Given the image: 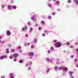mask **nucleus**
Wrapping results in <instances>:
<instances>
[{
    "instance_id": "1",
    "label": "nucleus",
    "mask_w": 78,
    "mask_h": 78,
    "mask_svg": "<svg viewBox=\"0 0 78 78\" xmlns=\"http://www.w3.org/2000/svg\"><path fill=\"white\" fill-rule=\"evenodd\" d=\"M55 46L57 47H60L61 46V42H57L55 44Z\"/></svg>"
},
{
    "instance_id": "2",
    "label": "nucleus",
    "mask_w": 78,
    "mask_h": 78,
    "mask_svg": "<svg viewBox=\"0 0 78 78\" xmlns=\"http://www.w3.org/2000/svg\"><path fill=\"white\" fill-rule=\"evenodd\" d=\"M13 56L14 58H17L19 56V54L17 53H15L13 54Z\"/></svg>"
},
{
    "instance_id": "3",
    "label": "nucleus",
    "mask_w": 78,
    "mask_h": 78,
    "mask_svg": "<svg viewBox=\"0 0 78 78\" xmlns=\"http://www.w3.org/2000/svg\"><path fill=\"white\" fill-rule=\"evenodd\" d=\"M6 34L7 36H9L11 34V32L10 31H9L7 30L6 31Z\"/></svg>"
},
{
    "instance_id": "4",
    "label": "nucleus",
    "mask_w": 78,
    "mask_h": 78,
    "mask_svg": "<svg viewBox=\"0 0 78 78\" xmlns=\"http://www.w3.org/2000/svg\"><path fill=\"white\" fill-rule=\"evenodd\" d=\"M68 73L69 74V76H72V73H73V72L72 71H69L68 72Z\"/></svg>"
},
{
    "instance_id": "5",
    "label": "nucleus",
    "mask_w": 78,
    "mask_h": 78,
    "mask_svg": "<svg viewBox=\"0 0 78 78\" xmlns=\"http://www.w3.org/2000/svg\"><path fill=\"white\" fill-rule=\"evenodd\" d=\"M9 75L11 78H14V77L13 76V74L11 73Z\"/></svg>"
},
{
    "instance_id": "6",
    "label": "nucleus",
    "mask_w": 78,
    "mask_h": 78,
    "mask_svg": "<svg viewBox=\"0 0 78 78\" xmlns=\"http://www.w3.org/2000/svg\"><path fill=\"white\" fill-rule=\"evenodd\" d=\"M27 26H25L24 28H22V30L24 31V30H27Z\"/></svg>"
},
{
    "instance_id": "7",
    "label": "nucleus",
    "mask_w": 78,
    "mask_h": 78,
    "mask_svg": "<svg viewBox=\"0 0 78 78\" xmlns=\"http://www.w3.org/2000/svg\"><path fill=\"white\" fill-rule=\"evenodd\" d=\"M28 55L29 56H32L33 55V53L32 52H30L29 53Z\"/></svg>"
},
{
    "instance_id": "8",
    "label": "nucleus",
    "mask_w": 78,
    "mask_h": 78,
    "mask_svg": "<svg viewBox=\"0 0 78 78\" xmlns=\"http://www.w3.org/2000/svg\"><path fill=\"white\" fill-rule=\"evenodd\" d=\"M66 70H68V68L67 67L63 68V71H65Z\"/></svg>"
},
{
    "instance_id": "9",
    "label": "nucleus",
    "mask_w": 78,
    "mask_h": 78,
    "mask_svg": "<svg viewBox=\"0 0 78 78\" xmlns=\"http://www.w3.org/2000/svg\"><path fill=\"white\" fill-rule=\"evenodd\" d=\"M7 8L9 9H11L12 7L11 6L9 5L8 6Z\"/></svg>"
},
{
    "instance_id": "10",
    "label": "nucleus",
    "mask_w": 78,
    "mask_h": 78,
    "mask_svg": "<svg viewBox=\"0 0 78 78\" xmlns=\"http://www.w3.org/2000/svg\"><path fill=\"white\" fill-rule=\"evenodd\" d=\"M6 53H9V49L8 48H7L6 50Z\"/></svg>"
},
{
    "instance_id": "11",
    "label": "nucleus",
    "mask_w": 78,
    "mask_h": 78,
    "mask_svg": "<svg viewBox=\"0 0 78 78\" xmlns=\"http://www.w3.org/2000/svg\"><path fill=\"white\" fill-rule=\"evenodd\" d=\"M46 61L48 62L50 61V59L48 58H46Z\"/></svg>"
},
{
    "instance_id": "12",
    "label": "nucleus",
    "mask_w": 78,
    "mask_h": 78,
    "mask_svg": "<svg viewBox=\"0 0 78 78\" xmlns=\"http://www.w3.org/2000/svg\"><path fill=\"white\" fill-rule=\"evenodd\" d=\"M2 57H3V58H6V57L7 56L6 55H4L2 56Z\"/></svg>"
},
{
    "instance_id": "13",
    "label": "nucleus",
    "mask_w": 78,
    "mask_h": 78,
    "mask_svg": "<svg viewBox=\"0 0 78 78\" xmlns=\"http://www.w3.org/2000/svg\"><path fill=\"white\" fill-rule=\"evenodd\" d=\"M13 9H16V5H14L13 6Z\"/></svg>"
},
{
    "instance_id": "14",
    "label": "nucleus",
    "mask_w": 78,
    "mask_h": 78,
    "mask_svg": "<svg viewBox=\"0 0 78 78\" xmlns=\"http://www.w3.org/2000/svg\"><path fill=\"white\" fill-rule=\"evenodd\" d=\"M76 3L77 5H78V0H76Z\"/></svg>"
},
{
    "instance_id": "15",
    "label": "nucleus",
    "mask_w": 78,
    "mask_h": 78,
    "mask_svg": "<svg viewBox=\"0 0 78 78\" xmlns=\"http://www.w3.org/2000/svg\"><path fill=\"white\" fill-rule=\"evenodd\" d=\"M0 59H3V57L2 56H1L0 57Z\"/></svg>"
},
{
    "instance_id": "16",
    "label": "nucleus",
    "mask_w": 78,
    "mask_h": 78,
    "mask_svg": "<svg viewBox=\"0 0 78 78\" xmlns=\"http://www.w3.org/2000/svg\"><path fill=\"white\" fill-rule=\"evenodd\" d=\"M12 52H14L15 51V50L14 49H11Z\"/></svg>"
},
{
    "instance_id": "17",
    "label": "nucleus",
    "mask_w": 78,
    "mask_h": 78,
    "mask_svg": "<svg viewBox=\"0 0 78 78\" xmlns=\"http://www.w3.org/2000/svg\"><path fill=\"white\" fill-rule=\"evenodd\" d=\"M19 62H20V63H22L23 62V61L22 60H20L19 61Z\"/></svg>"
},
{
    "instance_id": "18",
    "label": "nucleus",
    "mask_w": 78,
    "mask_h": 78,
    "mask_svg": "<svg viewBox=\"0 0 78 78\" xmlns=\"http://www.w3.org/2000/svg\"><path fill=\"white\" fill-rule=\"evenodd\" d=\"M31 20H34V18L33 17H31Z\"/></svg>"
},
{
    "instance_id": "19",
    "label": "nucleus",
    "mask_w": 78,
    "mask_h": 78,
    "mask_svg": "<svg viewBox=\"0 0 78 78\" xmlns=\"http://www.w3.org/2000/svg\"><path fill=\"white\" fill-rule=\"evenodd\" d=\"M27 24L28 25H31V23H30V22H28L27 23Z\"/></svg>"
},
{
    "instance_id": "20",
    "label": "nucleus",
    "mask_w": 78,
    "mask_h": 78,
    "mask_svg": "<svg viewBox=\"0 0 78 78\" xmlns=\"http://www.w3.org/2000/svg\"><path fill=\"white\" fill-rule=\"evenodd\" d=\"M54 68L55 69H58V67L57 66H55L54 67Z\"/></svg>"
},
{
    "instance_id": "21",
    "label": "nucleus",
    "mask_w": 78,
    "mask_h": 78,
    "mask_svg": "<svg viewBox=\"0 0 78 78\" xmlns=\"http://www.w3.org/2000/svg\"><path fill=\"white\" fill-rule=\"evenodd\" d=\"M38 30H41V27H40L38 28Z\"/></svg>"
},
{
    "instance_id": "22",
    "label": "nucleus",
    "mask_w": 78,
    "mask_h": 78,
    "mask_svg": "<svg viewBox=\"0 0 78 78\" xmlns=\"http://www.w3.org/2000/svg\"><path fill=\"white\" fill-rule=\"evenodd\" d=\"M68 3H70V2H71V1H70V0H68L67 1Z\"/></svg>"
},
{
    "instance_id": "23",
    "label": "nucleus",
    "mask_w": 78,
    "mask_h": 78,
    "mask_svg": "<svg viewBox=\"0 0 78 78\" xmlns=\"http://www.w3.org/2000/svg\"><path fill=\"white\" fill-rule=\"evenodd\" d=\"M31 48H34V46L32 45L30 46Z\"/></svg>"
},
{
    "instance_id": "24",
    "label": "nucleus",
    "mask_w": 78,
    "mask_h": 78,
    "mask_svg": "<svg viewBox=\"0 0 78 78\" xmlns=\"http://www.w3.org/2000/svg\"><path fill=\"white\" fill-rule=\"evenodd\" d=\"M48 6H49L50 7L51 6V4H48Z\"/></svg>"
},
{
    "instance_id": "25",
    "label": "nucleus",
    "mask_w": 78,
    "mask_h": 78,
    "mask_svg": "<svg viewBox=\"0 0 78 78\" xmlns=\"http://www.w3.org/2000/svg\"><path fill=\"white\" fill-rule=\"evenodd\" d=\"M67 45H70V43H67L66 44Z\"/></svg>"
},
{
    "instance_id": "26",
    "label": "nucleus",
    "mask_w": 78,
    "mask_h": 78,
    "mask_svg": "<svg viewBox=\"0 0 78 78\" xmlns=\"http://www.w3.org/2000/svg\"><path fill=\"white\" fill-rule=\"evenodd\" d=\"M77 60H78V59H77L76 58L75 59H74V61L75 62H76V61H77Z\"/></svg>"
},
{
    "instance_id": "27",
    "label": "nucleus",
    "mask_w": 78,
    "mask_h": 78,
    "mask_svg": "<svg viewBox=\"0 0 78 78\" xmlns=\"http://www.w3.org/2000/svg\"><path fill=\"white\" fill-rule=\"evenodd\" d=\"M51 50H53V47H51Z\"/></svg>"
},
{
    "instance_id": "28",
    "label": "nucleus",
    "mask_w": 78,
    "mask_h": 78,
    "mask_svg": "<svg viewBox=\"0 0 78 78\" xmlns=\"http://www.w3.org/2000/svg\"><path fill=\"white\" fill-rule=\"evenodd\" d=\"M9 58L10 59H12V56H10L9 57Z\"/></svg>"
},
{
    "instance_id": "29",
    "label": "nucleus",
    "mask_w": 78,
    "mask_h": 78,
    "mask_svg": "<svg viewBox=\"0 0 78 78\" xmlns=\"http://www.w3.org/2000/svg\"><path fill=\"white\" fill-rule=\"evenodd\" d=\"M52 14L53 16V15H55V12H53L52 13Z\"/></svg>"
},
{
    "instance_id": "30",
    "label": "nucleus",
    "mask_w": 78,
    "mask_h": 78,
    "mask_svg": "<svg viewBox=\"0 0 78 78\" xmlns=\"http://www.w3.org/2000/svg\"><path fill=\"white\" fill-rule=\"evenodd\" d=\"M51 17L50 16H48V19H51Z\"/></svg>"
},
{
    "instance_id": "31",
    "label": "nucleus",
    "mask_w": 78,
    "mask_h": 78,
    "mask_svg": "<svg viewBox=\"0 0 78 78\" xmlns=\"http://www.w3.org/2000/svg\"><path fill=\"white\" fill-rule=\"evenodd\" d=\"M58 69L59 70H62V67H60L58 68Z\"/></svg>"
},
{
    "instance_id": "32",
    "label": "nucleus",
    "mask_w": 78,
    "mask_h": 78,
    "mask_svg": "<svg viewBox=\"0 0 78 78\" xmlns=\"http://www.w3.org/2000/svg\"><path fill=\"white\" fill-rule=\"evenodd\" d=\"M49 70H50V69H47V72H48Z\"/></svg>"
},
{
    "instance_id": "33",
    "label": "nucleus",
    "mask_w": 78,
    "mask_h": 78,
    "mask_svg": "<svg viewBox=\"0 0 78 78\" xmlns=\"http://www.w3.org/2000/svg\"><path fill=\"white\" fill-rule=\"evenodd\" d=\"M70 48H73V45L71 46H70Z\"/></svg>"
},
{
    "instance_id": "34",
    "label": "nucleus",
    "mask_w": 78,
    "mask_h": 78,
    "mask_svg": "<svg viewBox=\"0 0 78 78\" xmlns=\"http://www.w3.org/2000/svg\"><path fill=\"white\" fill-rule=\"evenodd\" d=\"M42 35L43 36H45V34H42Z\"/></svg>"
},
{
    "instance_id": "35",
    "label": "nucleus",
    "mask_w": 78,
    "mask_h": 78,
    "mask_svg": "<svg viewBox=\"0 0 78 78\" xmlns=\"http://www.w3.org/2000/svg\"><path fill=\"white\" fill-rule=\"evenodd\" d=\"M74 56L73 55H71V58H73Z\"/></svg>"
},
{
    "instance_id": "36",
    "label": "nucleus",
    "mask_w": 78,
    "mask_h": 78,
    "mask_svg": "<svg viewBox=\"0 0 78 78\" xmlns=\"http://www.w3.org/2000/svg\"><path fill=\"white\" fill-rule=\"evenodd\" d=\"M2 8H5V6L3 5H2Z\"/></svg>"
},
{
    "instance_id": "37",
    "label": "nucleus",
    "mask_w": 78,
    "mask_h": 78,
    "mask_svg": "<svg viewBox=\"0 0 78 78\" xmlns=\"http://www.w3.org/2000/svg\"><path fill=\"white\" fill-rule=\"evenodd\" d=\"M56 3H57L58 4H59V1H57L56 2Z\"/></svg>"
},
{
    "instance_id": "38",
    "label": "nucleus",
    "mask_w": 78,
    "mask_h": 78,
    "mask_svg": "<svg viewBox=\"0 0 78 78\" xmlns=\"http://www.w3.org/2000/svg\"><path fill=\"white\" fill-rule=\"evenodd\" d=\"M30 30H31V31H32V30H33V28H30Z\"/></svg>"
},
{
    "instance_id": "39",
    "label": "nucleus",
    "mask_w": 78,
    "mask_h": 78,
    "mask_svg": "<svg viewBox=\"0 0 78 78\" xmlns=\"http://www.w3.org/2000/svg\"><path fill=\"white\" fill-rule=\"evenodd\" d=\"M54 42H57V41L56 40H54Z\"/></svg>"
},
{
    "instance_id": "40",
    "label": "nucleus",
    "mask_w": 78,
    "mask_h": 78,
    "mask_svg": "<svg viewBox=\"0 0 78 78\" xmlns=\"http://www.w3.org/2000/svg\"><path fill=\"white\" fill-rule=\"evenodd\" d=\"M18 48L19 49H21V47L20 46H19Z\"/></svg>"
},
{
    "instance_id": "41",
    "label": "nucleus",
    "mask_w": 78,
    "mask_h": 78,
    "mask_svg": "<svg viewBox=\"0 0 78 78\" xmlns=\"http://www.w3.org/2000/svg\"><path fill=\"white\" fill-rule=\"evenodd\" d=\"M1 78H5V76H1Z\"/></svg>"
},
{
    "instance_id": "42",
    "label": "nucleus",
    "mask_w": 78,
    "mask_h": 78,
    "mask_svg": "<svg viewBox=\"0 0 78 78\" xmlns=\"http://www.w3.org/2000/svg\"><path fill=\"white\" fill-rule=\"evenodd\" d=\"M13 61H16V59H15V58H14V59H13Z\"/></svg>"
},
{
    "instance_id": "43",
    "label": "nucleus",
    "mask_w": 78,
    "mask_h": 78,
    "mask_svg": "<svg viewBox=\"0 0 78 78\" xmlns=\"http://www.w3.org/2000/svg\"><path fill=\"white\" fill-rule=\"evenodd\" d=\"M48 53H50V50L48 51Z\"/></svg>"
},
{
    "instance_id": "44",
    "label": "nucleus",
    "mask_w": 78,
    "mask_h": 78,
    "mask_svg": "<svg viewBox=\"0 0 78 78\" xmlns=\"http://www.w3.org/2000/svg\"><path fill=\"white\" fill-rule=\"evenodd\" d=\"M34 41L35 42H36L37 41L36 39H34Z\"/></svg>"
},
{
    "instance_id": "45",
    "label": "nucleus",
    "mask_w": 78,
    "mask_h": 78,
    "mask_svg": "<svg viewBox=\"0 0 78 78\" xmlns=\"http://www.w3.org/2000/svg\"><path fill=\"white\" fill-rule=\"evenodd\" d=\"M28 66V63H26V66Z\"/></svg>"
},
{
    "instance_id": "46",
    "label": "nucleus",
    "mask_w": 78,
    "mask_h": 78,
    "mask_svg": "<svg viewBox=\"0 0 78 78\" xmlns=\"http://www.w3.org/2000/svg\"><path fill=\"white\" fill-rule=\"evenodd\" d=\"M75 78V77L74 76H72L70 78Z\"/></svg>"
},
{
    "instance_id": "47",
    "label": "nucleus",
    "mask_w": 78,
    "mask_h": 78,
    "mask_svg": "<svg viewBox=\"0 0 78 78\" xmlns=\"http://www.w3.org/2000/svg\"><path fill=\"white\" fill-rule=\"evenodd\" d=\"M44 22L43 21H42L41 22V23L43 24V23H44Z\"/></svg>"
},
{
    "instance_id": "48",
    "label": "nucleus",
    "mask_w": 78,
    "mask_h": 78,
    "mask_svg": "<svg viewBox=\"0 0 78 78\" xmlns=\"http://www.w3.org/2000/svg\"><path fill=\"white\" fill-rule=\"evenodd\" d=\"M30 65H32V63L31 62H30V64H29Z\"/></svg>"
},
{
    "instance_id": "49",
    "label": "nucleus",
    "mask_w": 78,
    "mask_h": 78,
    "mask_svg": "<svg viewBox=\"0 0 78 78\" xmlns=\"http://www.w3.org/2000/svg\"><path fill=\"white\" fill-rule=\"evenodd\" d=\"M25 36H26V37H27L28 35L27 34H25Z\"/></svg>"
},
{
    "instance_id": "50",
    "label": "nucleus",
    "mask_w": 78,
    "mask_h": 78,
    "mask_svg": "<svg viewBox=\"0 0 78 78\" xmlns=\"http://www.w3.org/2000/svg\"><path fill=\"white\" fill-rule=\"evenodd\" d=\"M34 22H36V19H34L33 20Z\"/></svg>"
},
{
    "instance_id": "51",
    "label": "nucleus",
    "mask_w": 78,
    "mask_h": 78,
    "mask_svg": "<svg viewBox=\"0 0 78 78\" xmlns=\"http://www.w3.org/2000/svg\"><path fill=\"white\" fill-rule=\"evenodd\" d=\"M35 26H36V27H38V24H36L35 25Z\"/></svg>"
},
{
    "instance_id": "52",
    "label": "nucleus",
    "mask_w": 78,
    "mask_h": 78,
    "mask_svg": "<svg viewBox=\"0 0 78 78\" xmlns=\"http://www.w3.org/2000/svg\"><path fill=\"white\" fill-rule=\"evenodd\" d=\"M44 33H45L47 32V31L46 30H44Z\"/></svg>"
},
{
    "instance_id": "53",
    "label": "nucleus",
    "mask_w": 78,
    "mask_h": 78,
    "mask_svg": "<svg viewBox=\"0 0 78 78\" xmlns=\"http://www.w3.org/2000/svg\"><path fill=\"white\" fill-rule=\"evenodd\" d=\"M30 44L29 43H27V45H30Z\"/></svg>"
},
{
    "instance_id": "54",
    "label": "nucleus",
    "mask_w": 78,
    "mask_h": 78,
    "mask_svg": "<svg viewBox=\"0 0 78 78\" xmlns=\"http://www.w3.org/2000/svg\"><path fill=\"white\" fill-rule=\"evenodd\" d=\"M1 43H5V41H2L1 42Z\"/></svg>"
},
{
    "instance_id": "55",
    "label": "nucleus",
    "mask_w": 78,
    "mask_h": 78,
    "mask_svg": "<svg viewBox=\"0 0 78 78\" xmlns=\"http://www.w3.org/2000/svg\"><path fill=\"white\" fill-rule=\"evenodd\" d=\"M30 69L31 68L30 67H29L28 68V70H30Z\"/></svg>"
},
{
    "instance_id": "56",
    "label": "nucleus",
    "mask_w": 78,
    "mask_h": 78,
    "mask_svg": "<svg viewBox=\"0 0 78 78\" xmlns=\"http://www.w3.org/2000/svg\"><path fill=\"white\" fill-rule=\"evenodd\" d=\"M76 51H78V49H76Z\"/></svg>"
},
{
    "instance_id": "57",
    "label": "nucleus",
    "mask_w": 78,
    "mask_h": 78,
    "mask_svg": "<svg viewBox=\"0 0 78 78\" xmlns=\"http://www.w3.org/2000/svg\"><path fill=\"white\" fill-rule=\"evenodd\" d=\"M76 67H78V65H76Z\"/></svg>"
},
{
    "instance_id": "58",
    "label": "nucleus",
    "mask_w": 78,
    "mask_h": 78,
    "mask_svg": "<svg viewBox=\"0 0 78 78\" xmlns=\"http://www.w3.org/2000/svg\"><path fill=\"white\" fill-rule=\"evenodd\" d=\"M2 39V36H0V39Z\"/></svg>"
},
{
    "instance_id": "59",
    "label": "nucleus",
    "mask_w": 78,
    "mask_h": 78,
    "mask_svg": "<svg viewBox=\"0 0 78 78\" xmlns=\"http://www.w3.org/2000/svg\"><path fill=\"white\" fill-rule=\"evenodd\" d=\"M76 44H77V42L75 43V45H76Z\"/></svg>"
},
{
    "instance_id": "60",
    "label": "nucleus",
    "mask_w": 78,
    "mask_h": 78,
    "mask_svg": "<svg viewBox=\"0 0 78 78\" xmlns=\"http://www.w3.org/2000/svg\"><path fill=\"white\" fill-rule=\"evenodd\" d=\"M66 51H64V53H66Z\"/></svg>"
},
{
    "instance_id": "61",
    "label": "nucleus",
    "mask_w": 78,
    "mask_h": 78,
    "mask_svg": "<svg viewBox=\"0 0 78 78\" xmlns=\"http://www.w3.org/2000/svg\"><path fill=\"white\" fill-rule=\"evenodd\" d=\"M9 47H10V46H11V45L10 44H9Z\"/></svg>"
},
{
    "instance_id": "62",
    "label": "nucleus",
    "mask_w": 78,
    "mask_h": 78,
    "mask_svg": "<svg viewBox=\"0 0 78 78\" xmlns=\"http://www.w3.org/2000/svg\"><path fill=\"white\" fill-rule=\"evenodd\" d=\"M0 42H1V40H0Z\"/></svg>"
},
{
    "instance_id": "63",
    "label": "nucleus",
    "mask_w": 78,
    "mask_h": 78,
    "mask_svg": "<svg viewBox=\"0 0 78 78\" xmlns=\"http://www.w3.org/2000/svg\"><path fill=\"white\" fill-rule=\"evenodd\" d=\"M49 1H50V0H48Z\"/></svg>"
},
{
    "instance_id": "64",
    "label": "nucleus",
    "mask_w": 78,
    "mask_h": 78,
    "mask_svg": "<svg viewBox=\"0 0 78 78\" xmlns=\"http://www.w3.org/2000/svg\"><path fill=\"white\" fill-rule=\"evenodd\" d=\"M77 53L78 54V52H77Z\"/></svg>"
}]
</instances>
